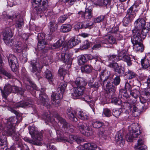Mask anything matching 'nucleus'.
<instances>
[{
    "instance_id": "09e8293b",
    "label": "nucleus",
    "mask_w": 150,
    "mask_h": 150,
    "mask_svg": "<svg viewBox=\"0 0 150 150\" xmlns=\"http://www.w3.org/2000/svg\"><path fill=\"white\" fill-rule=\"evenodd\" d=\"M47 43L45 41H42L41 40H39L38 41L37 46L38 50H40L44 49L45 47V45H47Z\"/></svg>"
},
{
    "instance_id": "412c9836",
    "label": "nucleus",
    "mask_w": 150,
    "mask_h": 150,
    "mask_svg": "<svg viewBox=\"0 0 150 150\" xmlns=\"http://www.w3.org/2000/svg\"><path fill=\"white\" fill-rule=\"evenodd\" d=\"M3 66L4 63L2 61L1 55L0 54V72L9 79H13L14 77L13 76L4 69Z\"/></svg>"
},
{
    "instance_id": "2f4dec72",
    "label": "nucleus",
    "mask_w": 150,
    "mask_h": 150,
    "mask_svg": "<svg viewBox=\"0 0 150 150\" xmlns=\"http://www.w3.org/2000/svg\"><path fill=\"white\" fill-rule=\"evenodd\" d=\"M83 147L85 150H95L97 148V146L94 143H88L85 144Z\"/></svg>"
},
{
    "instance_id": "9b49d317",
    "label": "nucleus",
    "mask_w": 150,
    "mask_h": 150,
    "mask_svg": "<svg viewBox=\"0 0 150 150\" xmlns=\"http://www.w3.org/2000/svg\"><path fill=\"white\" fill-rule=\"evenodd\" d=\"M149 89V91L146 90L143 92L139 98L140 102L142 103L140 106L143 109L146 110L148 108V104L146 100H150V89Z\"/></svg>"
},
{
    "instance_id": "5701e85b",
    "label": "nucleus",
    "mask_w": 150,
    "mask_h": 150,
    "mask_svg": "<svg viewBox=\"0 0 150 150\" xmlns=\"http://www.w3.org/2000/svg\"><path fill=\"white\" fill-rule=\"evenodd\" d=\"M66 112L68 115V117L71 120L75 122L77 120V118L76 116L75 111L73 110L71 108H68Z\"/></svg>"
},
{
    "instance_id": "2eb2a0df",
    "label": "nucleus",
    "mask_w": 150,
    "mask_h": 150,
    "mask_svg": "<svg viewBox=\"0 0 150 150\" xmlns=\"http://www.w3.org/2000/svg\"><path fill=\"white\" fill-rule=\"evenodd\" d=\"M9 64L13 71H16L18 67L19 64L16 57L12 54H10L8 57Z\"/></svg>"
},
{
    "instance_id": "f03ea898",
    "label": "nucleus",
    "mask_w": 150,
    "mask_h": 150,
    "mask_svg": "<svg viewBox=\"0 0 150 150\" xmlns=\"http://www.w3.org/2000/svg\"><path fill=\"white\" fill-rule=\"evenodd\" d=\"M67 83L63 81L59 85L57 89V93H53L51 96L52 103L56 107L58 106L60 102V99L63 97V93L66 88Z\"/></svg>"
},
{
    "instance_id": "0eeeda50",
    "label": "nucleus",
    "mask_w": 150,
    "mask_h": 150,
    "mask_svg": "<svg viewBox=\"0 0 150 150\" xmlns=\"http://www.w3.org/2000/svg\"><path fill=\"white\" fill-rule=\"evenodd\" d=\"M3 40L6 45L8 46H12L14 43L13 39V34L11 30L7 28L3 32Z\"/></svg>"
},
{
    "instance_id": "6e6d98bb",
    "label": "nucleus",
    "mask_w": 150,
    "mask_h": 150,
    "mask_svg": "<svg viewBox=\"0 0 150 150\" xmlns=\"http://www.w3.org/2000/svg\"><path fill=\"white\" fill-rule=\"evenodd\" d=\"M116 7L117 9V11L119 13H123L124 12L125 10L124 5L122 4H117L116 6Z\"/></svg>"
},
{
    "instance_id": "39448f33",
    "label": "nucleus",
    "mask_w": 150,
    "mask_h": 150,
    "mask_svg": "<svg viewBox=\"0 0 150 150\" xmlns=\"http://www.w3.org/2000/svg\"><path fill=\"white\" fill-rule=\"evenodd\" d=\"M117 56L114 54L110 55L107 56L108 60L110 62V64L108 65V67L110 68H113L114 70L118 73L119 74H121L122 73H124V71L122 69L121 66H119L116 62H115L117 59Z\"/></svg>"
},
{
    "instance_id": "20e7f679",
    "label": "nucleus",
    "mask_w": 150,
    "mask_h": 150,
    "mask_svg": "<svg viewBox=\"0 0 150 150\" xmlns=\"http://www.w3.org/2000/svg\"><path fill=\"white\" fill-rule=\"evenodd\" d=\"M129 133L126 136L127 141L132 142L134 138L137 137L141 134L139 127L137 125H132L129 127Z\"/></svg>"
},
{
    "instance_id": "338daca9",
    "label": "nucleus",
    "mask_w": 150,
    "mask_h": 150,
    "mask_svg": "<svg viewBox=\"0 0 150 150\" xmlns=\"http://www.w3.org/2000/svg\"><path fill=\"white\" fill-rule=\"evenodd\" d=\"M103 113L105 116L107 117H109L112 115L111 110L108 108H105L104 109Z\"/></svg>"
},
{
    "instance_id": "8fccbe9b",
    "label": "nucleus",
    "mask_w": 150,
    "mask_h": 150,
    "mask_svg": "<svg viewBox=\"0 0 150 150\" xmlns=\"http://www.w3.org/2000/svg\"><path fill=\"white\" fill-rule=\"evenodd\" d=\"M57 142H67L70 143V141L71 140L69 138H69L66 137L65 135H64L63 137H57Z\"/></svg>"
},
{
    "instance_id": "ea45409f",
    "label": "nucleus",
    "mask_w": 150,
    "mask_h": 150,
    "mask_svg": "<svg viewBox=\"0 0 150 150\" xmlns=\"http://www.w3.org/2000/svg\"><path fill=\"white\" fill-rule=\"evenodd\" d=\"M69 138L71 140L70 143H72L74 141L78 143H80L82 141V139L77 136H73L72 135H69Z\"/></svg>"
},
{
    "instance_id": "f704fd0d",
    "label": "nucleus",
    "mask_w": 150,
    "mask_h": 150,
    "mask_svg": "<svg viewBox=\"0 0 150 150\" xmlns=\"http://www.w3.org/2000/svg\"><path fill=\"white\" fill-rule=\"evenodd\" d=\"M134 6H132L129 8L127 11V13L126 15L132 18H134L136 16V11H137V10H134Z\"/></svg>"
},
{
    "instance_id": "4d7b16f0",
    "label": "nucleus",
    "mask_w": 150,
    "mask_h": 150,
    "mask_svg": "<svg viewBox=\"0 0 150 150\" xmlns=\"http://www.w3.org/2000/svg\"><path fill=\"white\" fill-rule=\"evenodd\" d=\"M86 61L87 60L85 57L83 55L81 56L78 59V64L80 65L84 64Z\"/></svg>"
},
{
    "instance_id": "de8ad7c7",
    "label": "nucleus",
    "mask_w": 150,
    "mask_h": 150,
    "mask_svg": "<svg viewBox=\"0 0 150 150\" xmlns=\"http://www.w3.org/2000/svg\"><path fill=\"white\" fill-rule=\"evenodd\" d=\"M25 90L18 86H13L12 91L13 92L17 93L22 95L24 93Z\"/></svg>"
},
{
    "instance_id": "c756f323",
    "label": "nucleus",
    "mask_w": 150,
    "mask_h": 150,
    "mask_svg": "<svg viewBox=\"0 0 150 150\" xmlns=\"http://www.w3.org/2000/svg\"><path fill=\"white\" fill-rule=\"evenodd\" d=\"M80 42L79 40L76 39L74 38H72L68 42L67 46L68 48H71L78 44Z\"/></svg>"
},
{
    "instance_id": "c03bdc74",
    "label": "nucleus",
    "mask_w": 150,
    "mask_h": 150,
    "mask_svg": "<svg viewBox=\"0 0 150 150\" xmlns=\"http://www.w3.org/2000/svg\"><path fill=\"white\" fill-rule=\"evenodd\" d=\"M134 19L131 18L130 17L126 15V16L123 18L122 20L123 25L125 26H127Z\"/></svg>"
},
{
    "instance_id": "7c9ffc66",
    "label": "nucleus",
    "mask_w": 150,
    "mask_h": 150,
    "mask_svg": "<svg viewBox=\"0 0 150 150\" xmlns=\"http://www.w3.org/2000/svg\"><path fill=\"white\" fill-rule=\"evenodd\" d=\"M45 77L47 79L50 84L52 83L54 80V76L51 71L48 69H47L45 72Z\"/></svg>"
},
{
    "instance_id": "c9c22d12",
    "label": "nucleus",
    "mask_w": 150,
    "mask_h": 150,
    "mask_svg": "<svg viewBox=\"0 0 150 150\" xmlns=\"http://www.w3.org/2000/svg\"><path fill=\"white\" fill-rule=\"evenodd\" d=\"M76 113L79 117L83 120H86L88 119L89 117L87 114L81 110H78Z\"/></svg>"
},
{
    "instance_id": "774afa93",
    "label": "nucleus",
    "mask_w": 150,
    "mask_h": 150,
    "mask_svg": "<svg viewBox=\"0 0 150 150\" xmlns=\"http://www.w3.org/2000/svg\"><path fill=\"white\" fill-rule=\"evenodd\" d=\"M90 44L89 42L87 40L85 41L82 45V49H88L90 46Z\"/></svg>"
},
{
    "instance_id": "bb28decb",
    "label": "nucleus",
    "mask_w": 150,
    "mask_h": 150,
    "mask_svg": "<svg viewBox=\"0 0 150 150\" xmlns=\"http://www.w3.org/2000/svg\"><path fill=\"white\" fill-rule=\"evenodd\" d=\"M93 17L92 9L90 7L85 8V12L83 15L84 18L86 19H89Z\"/></svg>"
},
{
    "instance_id": "72a5a7b5",
    "label": "nucleus",
    "mask_w": 150,
    "mask_h": 150,
    "mask_svg": "<svg viewBox=\"0 0 150 150\" xmlns=\"http://www.w3.org/2000/svg\"><path fill=\"white\" fill-rule=\"evenodd\" d=\"M111 0H97L96 4L100 6H104L107 7L111 3Z\"/></svg>"
},
{
    "instance_id": "ddd939ff",
    "label": "nucleus",
    "mask_w": 150,
    "mask_h": 150,
    "mask_svg": "<svg viewBox=\"0 0 150 150\" xmlns=\"http://www.w3.org/2000/svg\"><path fill=\"white\" fill-rule=\"evenodd\" d=\"M77 127L81 133L84 135L89 136L93 134V132L90 130L89 125L86 123H80Z\"/></svg>"
},
{
    "instance_id": "e433bc0d",
    "label": "nucleus",
    "mask_w": 150,
    "mask_h": 150,
    "mask_svg": "<svg viewBox=\"0 0 150 150\" xmlns=\"http://www.w3.org/2000/svg\"><path fill=\"white\" fill-rule=\"evenodd\" d=\"M122 59L123 61L126 62L128 66H130L132 65V61L129 55H123L122 56Z\"/></svg>"
},
{
    "instance_id": "f257e3e1",
    "label": "nucleus",
    "mask_w": 150,
    "mask_h": 150,
    "mask_svg": "<svg viewBox=\"0 0 150 150\" xmlns=\"http://www.w3.org/2000/svg\"><path fill=\"white\" fill-rule=\"evenodd\" d=\"M146 16V14L145 13L142 17L137 19L134 23V28L132 30L134 32L143 33L142 35L143 38L144 37L145 35H146L150 29L149 25V27L146 26V21L147 19Z\"/></svg>"
},
{
    "instance_id": "a878e982",
    "label": "nucleus",
    "mask_w": 150,
    "mask_h": 150,
    "mask_svg": "<svg viewBox=\"0 0 150 150\" xmlns=\"http://www.w3.org/2000/svg\"><path fill=\"white\" fill-rule=\"evenodd\" d=\"M74 83L77 87L81 88L85 87L87 84L84 79L81 77L77 78Z\"/></svg>"
},
{
    "instance_id": "49530a36",
    "label": "nucleus",
    "mask_w": 150,
    "mask_h": 150,
    "mask_svg": "<svg viewBox=\"0 0 150 150\" xmlns=\"http://www.w3.org/2000/svg\"><path fill=\"white\" fill-rule=\"evenodd\" d=\"M141 64L142 66V68L144 69H147L150 66L149 60L145 58L141 59Z\"/></svg>"
},
{
    "instance_id": "bf43d9fd",
    "label": "nucleus",
    "mask_w": 150,
    "mask_h": 150,
    "mask_svg": "<svg viewBox=\"0 0 150 150\" xmlns=\"http://www.w3.org/2000/svg\"><path fill=\"white\" fill-rule=\"evenodd\" d=\"M105 38H106V39L108 40V43L111 44H114L115 43V39L112 36L108 35H107Z\"/></svg>"
},
{
    "instance_id": "a211bd4d",
    "label": "nucleus",
    "mask_w": 150,
    "mask_h": 150,
    "mask_svg": "<svg viewBox=\"0 0 150 150\" xmlns=\"http://www.w3.org/2000/svg\"><path fill=\"white\" fill-rule=\"evenodd\" d=\"M130 107L131 111L132 110V115L134 117H136L139 116L140 113L143 110H145V109H143L141 107H136L134 105H131Z\"/></svg>"
},
{
    "instance_id": "5fc2aeb1",
    "label": "nucleus",
    "mask_w": 150,
    "mask_h": 150,
    "mask_svg": "<svg viewBox=\"0 0 150 150\" xmlns=\"http://www.w3.org/2000/svg\"><path fill=\"white\" fill-rule=\"evenodd\" d=\"M96 41L98 43H100L103 46V45L107 44L108 43L107 40L106 39V38L105 39H103L100 38H97L96 39ZM104 47H106V46L103 45Z\"/></svg>"
},
{
    "instance_id": "680f3d73",
    "label": "nucleus",
    "mask_w": 150,
    "mask_h": 150,
    "mask_svg": "<svg viewBox=\"0 0 150 150\" xmlns=\"http://www.w3.org/2000/svg\"><path fill=\"white\" fill-rule=\"evenodd\" d=\"M81 96L82 99L83 100L87 102H89L90 101L91 98L88 95L85 93V91H84V92L82 94Z\"/></svg>"
},
{
    "instance_id": "6ab92c4d",
    "label": "nucleus",
    "mask_w": 150,
    "mask_h": 150,
    "mask_svg": "<svg viewBox=\"0 0 150 150\" xmlns=\"http://www.w3.org/2000/svg\"><path fill=\"white\" fill-rule=\"evenodd\" d=\"M49 28L50 31L49 37H50V38H49V39L51 40L55 37V35H54L53 33L57 30L58 28V25L54 21H51L50 23Z\"/></svg>"
},
{
    "instance_id": "37998d69",
    "label": "nucleus",
    "mask_w": 150,
    "mask_h": 150,
    "mask_svg": "<svg viewBox=\"0 0 150 150\" xmlns=\"http://www.w3.org/2000/svg\"><path fill=\"white\" fill-rule=\"evenodd\" d=\"M134 50L137 52H142L144 49V47L142 42L134 46Z\"/></svg>"
},
{
    "instance_id": "e2e57ef3",
    "label": "nucleus",
    "mask_w": 150,
    "mask_h": 150,
    "mask_svg": "<svg viewBox=\"0 0 150 150\" xmlns=\"http://www.w3.org/2000/svg\"><path fill=\"white\" fill-rule=\"evenodd\" d=\"M24 140L30 144H33L35 145H40V143L38 142L34 141L32 139H30L29 138L25 137L24 139Z\"/></svg>"
},
{
    "instance_id": "a19ab883",
    "label": "nucleus",
    "mask_w": 150,
    "mask_h": 150,
    "mask_svg": "<svg viewBox=\"0 0 150 150\" xmlns=\"http://www.w3.org/2000/svg\"><path fill=\"white\" fill-rule=\"evenodd\" d=\"M125 76H127V78L129 79H131L136 77L137 74L133 71L128 70L125 72Z\"/></svg>"
},
{
    "instance_id": "c85d7f7f",
    "label": "nucleus",
    "mask_w": 150,
    "mask_h": 150,
    "mask_svg": "<svg viewBox=\"0 0 150 150\" xmlns=\"http://www.w3.org/2000/svg\"><path fill=\"white\" fill-rule=\"evenodd\" d=\"M108 125V122H105V123L100 121L93 122L92 123L93 127L95 128H98L101 127H106Z\"/></svg>"
},
{
    "instance_id": "603ef678",
    "label": "nucleus",
    "mask_w": 150,
    "mask_h": 150,
    "mask_svg": "<svg viewBox=\"0 0 150 150\" xmlns=\"http://www.w3.org/2000/svg\"><path fill=\"white\" fill-rule=\"evenodd\" d=\"M105 16L103 15H100L93 18V23H99L103 21L105 18Z\"/></svg>"
},
{
    "instance_id": "0e129e2a",
    "label": "nucleus",
    "mask_w": 150,
    "mask_h": 150,
    "mask_svg": "<svg viewBox=\"0 0 150 150\" xmlns=\"http://www.w3.org/2000/svg\"><path fill=\"white\" fill-rule=\"evenodd\" d=\"M68 18V16L67 15H62L58 18V23H63Z\"/></svg>"
},
{
    "instance_id": "dca6fc26",
    "label": "nucleus",
    "mask_w": 150,
    "mask_h": 150,
    "mask_svg": "<svg viewBox=\"0 0 150 150\" xmlns=\"http://www.w3.org/2000/svg\"><path fill=\"white\" fill-rule=\"evenodd\" d=\"M0 90L3 98L6 99L12 91L13 86L9 83H6L4 86L3 89L0 88Z\"/></svg>"
},
{
    "instance_id": "a18cd8bd",
    "label": "nucleus",
    "mask_w": 150,
    "mask_h": 150,
    "mask_svg": "<svg viewBox=\"0 0 150 150\" xmlns=\"http://www.w3.org/2000/svg\"><path fill=\"white\" fill-rule=\"evenodd\" d=\"M92 67L89 65H85L81 67V70L82 72L87 73H91L92 71Z\"/></svg>"
},
{
    "instance_id": "79ce46f5",
    "label": "nucleus",
    "mask_w": 150,
    "mask_h": 150,
    "mask_svg": "<svg viewBox=\"0 0 150 150\" xmlns=\"http://www.w3.org/2000/svg\"><path fill=\"white\" fill-rule=\"evenodd\" d=\"M16 118L15 117H12L8 119L5 120L6 121V125H13L15 126V124L16 123H18V122L16 121Z\"/></svg>"
},
{
    "instance_id": "1a4fd4ad",
    "label": "nucleus",
    "mask_w": 150,
    "mask_h": 150,
    "mask_svg": "<svg viewBox=\"0 0 150 150\" xmlns=\"http://www.w3.org/2000/svg\"><path fill=\"white\" fill-rule=\"evenodd\" d=\"M21 16L19 14L18 15L14 12H11L10 13L6 14L5 17L8 19H15L16 21L17 20L18 22L16 26L18 28L19 31V29H21L23 25V21Z\"/></svg>"
},
{
    "instance_id": "052dcab7",
    "label": "nucleus",
    "mask_w": 150,
    "mask_h": 150,
    "mask_svg": "<svg viewBox=\"0 0 150 150\" xmlns=\"http://www.w3.org/2000/svg\"><path fill=\"white\" fill-rule=\"evenodd\" d=\"M115 93L113 96H109V98L111 99V102L115 104H119L118 102L120 101V99L115 96Z\"/></svg>"
},
{
    "instance_id": "473e14b6",
    "label": "nucleus",
    "mask_w": 150,
    "mask_h": 150,
    "mask_svg": "<svg viewBox=\"0 0 150 150\" xmlns=\"http://www.w3.org/2000/svg\"><path fill=\"white\" fill-rule=\"evenodd\" d=\"M72 28V26L70 24H66L62 25L61 27L60 31L63 33H67L70 31Z\"/></svg>"
},
{
    "instance_id": "4c0bfd02",
    "label": "nucleus",
    "mask_w": 150,
    "mask_h": 150,
    "mask_svg": "<svg viewBox=\"0 0 150 150\" xmlns=\"http://www.w3.org/2000/svg\"><path fill=\"white\" fill-rule=\"evenodd\" d=\"M42 133L38 131L35 132V134L32 136V138L35 141H41L43 139Z\"/></svg>"
},
{
    "instance_id": "b1692460",
    "label": "nucleus",
    "mask_w": 150,
    "mask_h": 150,
    "mask_svg": "<svg viewBox=\"0 0 150 150\" xmlns=\"http://www.w3.org/2000/svg\"><path fill=\"white\" fill-rule=\"evenodd\" d=\"M115 139L117 143L121 147L123 146L125 143V141L123 139L122 133L118 132L115 136Z\"/></svg>"
},
{
    "instance_id": "f8f14e48",
    "label": "nucleus",
    "mask_w": 150,
    "mask_h": 150,
    "mask_svg": "<svg viewBox=\"0 0 150 150\" xmlns=\"http://www.w3.org/2000/svg\"><path fill=\"white\" fill-rule=\"evenodd\" d=\"M55 117L58 123H59L62 125L63 127L68 129V131L70 133H72L74 132V127L73 125L67 123L64 119L57 114L56 115Z\"/></svg>"
},
{
    "instance_id": "7ed1b4c3",
    "label": "nucleus",
    "mask_w": 150,
    "mask_h": 150,
    "mask_svg": "<svg viewBox=\"0 0 150 150\" xmlns=\"http://www.w3.org/2000/svg\"><path fill=\"white\" fill-rule=\"evenodd\" d=\"M33 6L34 11L37 14H41L46 10L47 4L46 0H33Z\"/></svg>"
},
{
    "instance_id": "4be33fe9",
    "label": "nucleus",
    "mask_w": 150,
    "mask_h": 150,
    "mask_svg": "<svg viewBox=\"0 0 150 150\" xmlns=\"http://www.w3.org/2000/svg\"><path fill=\"white\" fill-rule=\"evenodd\" d=\"M39 98V103L43 105L47 106L50 103V99L47 97V96L45 93L40 94Z\"/></svg>"
},
{
    "instance_id": "cd10ccee",
    "label": "nucleus",
    "mask_w": 150,
    "mask_h": 150,
    "mask_svg": "<svg viewBox=\"0 0 150 150\" xmlns=\"http://www.w3.org/2000/svg\"><path fill=\"white\" fill-rule=\"evenodd\" d=\"M110 72L106 70H103L101 72V73L100 75V78L101 81L106 80L108 79H110V78H112L110 77Z\"/></svg>"
},
{
    "instance_id": "393cba45",
    "label": "nucleus",
    "mask_w": 150,
    "mask_h": 150,
    "mask_svg": "<svg viewBox=\"0 0 150 150\" xmlns=\"http://www.w3.org/2000/svg\"><path fill=\"white\" fill-rule=\"evenodd\" d=\"M61 60L67 64H70L71 63L72 59L70 54L67 53H62L61 55Z\"/></svg>"
},
{
    "instance_id": "aec40b11",
    "label": "nucleus",
    "mask_w": 150,
    "mask_h": 150,
    "mask_svg": "<svg viewBox=\"0 0 150 150\" xmlns=\"http://www.w3.org/2000/svg\"><path fill=\"white\" fill-rule=\"evenodd\" d=\"M4 130L8 135L13 137L16 135L15 128L14 125H6V126L4 127Z\"/></svg>"
},
{
    "instance_id": "3c124183",
    "label": "nucleus",
    "mask_w": 150,
    "mask_h": 150,
    "mask_svg": "<svg viewBox=\"0 0 150 150\" xmlns=\"http://www.w3.org/2000/svg\"><path fill=\"white\" fill-rule=\"evenodd\" d=\"M64 42L62 40L59 39L51 46L52 48L54 49L62 46Z\"/></svg>"
},
{
    "instance_id": "58836bf2",
    "label": "nucleus",
    "mask_w": 150,
    "mask_h": 150,
    "mask_svg": "<svg viewBox=\"0 0 150 150\" xmlns=\"http://www.w3.org/2000/svg\"><path fill=\"white\" fill-rule=\"evenodd\" d=\"M81 22V27L82 29L84 28H89L91 29L93 27V26L94 25L93 22L90 21L88 23H86L84 22Z\"/></svg>"
},
{
    "instance_id": "f3484780",
    "label": "nucleus",
    "mask_w": 150,
    "mask_h": 150,
    "mask_svg": "<svg viewBox=\"0 0 150 150\" xmlns=\"http://www.w3.org/2000/svg\"><path fill=\"white\" fill-rule=\"evenodd\" d=\"M85 87H75L73 89V92L71 93L73 98L74 99L78 98L80 96H81L82 94L84 92Z\"/></svg>"
},
{
    "instance_id": "9d476101",
    "label": "nucleus",
    "mask_w": 150,
    "mask_h": 150,
    "mask_svg": "<svg viewBox=\"0 0 150 150\" xmlns=\"http://www.w3.org/2000/svg\"><path fill=\"white\" fill-rule=\"evenodd\" d=\"M30 64L29 68L31 72L36 75L39 79L41 78V76L40 72L38 70V69H41L42 68V66L40 65L38 62L35 60L30 61Z\"/></svg>"
},
{
    "instance_id": "13d9d810",
    "label": "nucleus",
    "mask_w": 150,
    "mask_h": 150,
    "mask_svg": "<svg viewBox=\"0 0 150 150\" xmlns=\"http://www.w3.org/2000/svg\"><path fill=\"white\" fill-rule=\"evenodd\" d=\"M130 95L135 99L139 97V91L137 90H133L130 92Z\"/></svg>"
},
{
    "instance_id": "4468645a",
    "label": "nucleus",
    "mask_w": 150,
    "mask_h": 150,
    "mask_svg": "<svg viewBox=\"0 0 150 150\" xmlns=\"http://www.w3.org/2000/svg\"><path fill=\"white\" fill-rule=\"evenodd\" d=\"M132 31L133 35L131 37V41L133 46L139 44L142 42V39H144L146 35H145L144 37L143 38L142 33Z\"/></svg>"
},
{
    "instance_id": "864d4df0",
    "label": "nucleus",
    "mask_w": 150,
    "mask_h": 150,
    "mask_svg": "<svg viewBox=\"0 0 150 150\" xmlns=\"http://www.w3.org/2000/svg\"><path fill=\"white\" fill-rule=\"evenodd\" d=\"M58 73L59 76L61 78V79H63L67 72L65 69L63 68L60 67L58 70Z\"/></svg>"
},
{
    "instance_id": "6e6552de",
    "label": "nucleus",
    "mask_w": 150,
    "mask_h": 150,
    "mask_svg": "<svg viewBox=\"0 0 150 150\" xmlns=\"http://www.w3.org/2000/svg\"><path fill=\"white\" fill-rule=\"evenodd\" d=\"M112 80V78H110V79L104 80L103 82V85L105 86L107 91H108V95L112 96L114 95L116 88L113 85Z\"/></svg>"
},
{
    "instance_id": "69168bd1",
    "label": "nucleus",
    "mask_w": 150,
    "mask_h": 150,
    "mask_svg": "<svg viewBox=\"0 0 150 150\" xmlns=\"http://www.w3.org/2000/svg\"><path fill=\"white\" fill-rule=\"evenodd\" d=\"M125 89H120L119 91V93L121 96H123L124 97H125L127 99L129 97V96L127 94V92Z\"/></svg>"
},
{
    "instance_id": "423d86ee",
    "label": "nucleus",
    "mask_w": 150,
    "mask_h": 150,
    "mask_svg": "<svg viewBox=\"0 0 150 150\" xmlns=\"http://www.w3.org/2000/svg\"><path fill=\"white\" fill-rule=\"evenodd\" d=\"M33 100L29 99L25 100L20 101L15 104L14 105L13 108H17L19 107L27 108L31 107L33 110L34 113H35L37 112V109L35 106L33 104Z\"/></svg>"
}]
</instances>
